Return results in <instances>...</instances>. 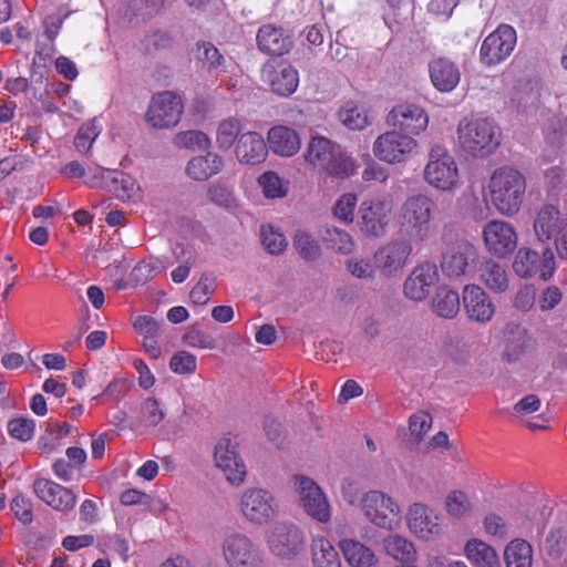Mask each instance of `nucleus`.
<instances>
[{
	"label": "nucleus",
	"instance_id": "nucleus-1",
	"mask_svg": "<svg viewBox=\"0 0 567 567\" xmlns=\"http://www.w3.org/2000/svg\"><path fill=\"white\" fill-rule=\"evenodd\" d=\"M444 248L441 252L440 267L449 279H472L478 265L477 248L464 238H460L452 225H446L442 231Z\"/></svg>",
	"mask_w": 567,
	"mask_h": 567
},
{
	"label": "nucleus",
	"instance_id": "nucleus-2",
	"mask_svg": "<svg viewBox=\"0 0 567 567\" xmlns=\"http://www.w3.org/2000/svg\"><path fill=\"white\" fill-rule=\"evenodd\" d=\"M491 200L503 215H515L524 200L526 179L524 175L511 166L497 168L489 181Z\"/></svg>",
	"mask_w": 567,
	"mask_h": 567
},
{
	"label": "nucleus",
	"instance_id": "nucleus-3",
	"mask_svg": "<svg viewBox=\"0 0 567 567\" xmlns=\"http://www.w3.org/2000/svg\"><path fill=\"white\" fill-rule=\"evenodd\" d=\"M462 150L473 157H485L501 144L498 126L488 118L463 120L457 127Z\"/></svg>",
	"mask_w": 567,
	"mask_h": 567
},
{
	"label": "nucleus",
	"instance_id": "nucleus-4",
	"mask_svg": "<svg viewBox=\"0 0 567 567\" xmlns=\"http://www.w3.org/2000/svg\"><path fill=\"white\" fill-rule=\"evenodd\" d=\"M435 203L426 195L417 194L408 197L400 208V229L411 240L423 241L431 233V221Z\"/></svg>",
	"mask_w": 567,
	"mask_h": 567
},
{
	"label": "nucleus",
	"instance_id": "nucleus-5",
	"mask_svg": "<svg viewBox=\"0 0 567 567\" xmlns=\"http://www.w3.org/2000/svg\"><path fill=\"white\" fill-rule=\"evenodd\" d=\"M513 269L520 278L538 276L542 280L548 281L556 269L554 251L549 246L543 247L540 252L522 247L515 256Z\"/></svg>",
	"mask_w": 567,
	"mask_h": 567
},
{
	"label": "nucleus",
	"instance_id": "nucleus-6",
	"mask_svg": "<svg viewBox=\"0 0 567 567\" xmlns=\"http://www.w3.org/2000/svg\"><path fill=\"white\" fill-rule=\"evenodd\" d=\"M360 505L364 516L378 527L393 529L401 522L399 505L382 492H368L362 497Z\"/></svg>",
	"mask_w": 567,
	"mask_h": 567
},
{
	"label": "nucleus",
	"instance_id": "nucleus-7",
	"mask_svg": "<svg viewBox=\"0 0 567 567\" xmlns=\"http://www.w3.org/2000/svg\"><path fill=\"white\" fill-rule=\"evenodd\" d=\"M534 231L542 244L549 243L555 231L560 234L558 257L567 259V217H563L556 206L547 204L539 209L534 220Z\"/></svg>",
	"mask_w": 567,
	"mask_h": 567
},
{
	"label": "nucleus",
	"instance_id": "nucleus-8",
	"mask_svg": "<svg viewBox=\"0 0 567 567\" xmlns=\"http://www.w3.org/2000/svg\"><path fill=\"white\" fill-rule=\"evenodd\" d=\"M182 112L179 96L171 91H164L152 97L145 121L154 128H168L179 122Z\"/></svg>",
	"mask_w": 567,
	"mask_h": 567
},
{
	"label": "nucleus",
	"instance_id": "nucleus-9",
	"mask_svg": "<svg viewBox=\"0 0 567 567\" xmlns=\"http://www.w3.org/2000/svg\"><path fill=\"white\" fill-rule=\"evenodd\" d=\"M425 181L439 188L450 189L457 181V167L451 155L442 147L436 146L430 152V161L424 169Z\"/></svg>",
	"mask_w": 567,
	"mask_h": 567
},
{
	"label": "nucleus",
	"instance_id": "nucleus-10",
	"mask_svg": "<svg viewBox=\"0 0 567 567\" xmlns=\"http://www.w3.org/2000/svg\"><path fill=\"white\" fill-rule=\"evenodd\" d=\"M516 44V32L507 24L498 27L485 38L481 45L480 56L483 64L491 66L501 63L513 52Z\"/></svg>",
	"mask_w": 567,
	"mask_h": 567
},
{
	"label": "nucleus",
	"instance_id": "nucleus-11",
	"mask_svg": "<svg viewBox=\"0 0 567 567\" xmlns=\"http://www.w3.org/2000/svg\"><path fill=\"white\" fill-rule=\"evenodd\" d=\"M223 553L230 567H262V559L248 536L234 533L223 542Z\"/></svg>",
	"mask_w": 567,
	"mask_h": 567
},
{
	"label": "nucleus",
	"instance_id": "nucleus-12",
	"mask_svg": "<svg viewBox=\"0 0 567 567\" xmlns=\"http://www.w3.org/2000/svg\"><path fill=\"white\" fill-rule=\"evenodd\" d=\"M296 480L300 506L312 518L327 523L330 519L331 513L330 505L322 489L309 477L298 476Z\"/></svg>",
	"mask_w": 567,
	"mask_h": 567
},
{
	"label": "nucleus",
	"instance_id": "nucleus-13",
	"mask_svg": "<svg viewBox=\"0 0 567 567\" xmlns=\"http://www.w3.org/2000/svg\"><path fill=\"white\" fill-rule=\"evenodd\" d=\"M389 208L380 199L364 200L357 214V225L365 237L378 238L385 234Z\"/></svg>",
	"mask_w": 567,
	"mask_h": 567
},
{
	"label": "nucleus",
	"instance_id": "nucleus-14",
	"mask_svg": "<svg viewBox=\"0 0 567 567\" xmlns=\"http://www.w3.org/2000/svg\"><path fill=\"white\" fill-rule=\"evenodd\" d=\"M238 442L231 437H223L215 446L216 465L225 473L233 485H239L246 476L245 464L237 453Z\"/></svg>",
	"mask_w": 567,
	"mask_h": 567
},
{
	"label": "nucleus",
	"instance_id": "nucleus-15",
	"mask_svg": "<svg viewBox=\"0 0 567 567\" xmlns=\"http://www.w3.org/2000/svg\"><path fill=\"white\" fill-rule=\"evenodd\" d=\"M268 543L274 555L292 559L303 549L305 538L297 526L279 523L274 527Z\"/></svg>",
	"mask_w": 567,
	"mask_h": 567
},
{
	"label": "nucleus",
	"instance_id": "nucleus-16",
	"mask_svg": "<svg viewBox=\"0 0 567 567\" xmlns=\"http://www.w3.org/2000/svg\"><path fill=\"white\" fill-rule=\"evenodd\" d=\"M483 239L486 249L502 258L513 252L517 246V234L513 225L503 220L488 221L483 229Z\"/></svg>",
	"mask_w": 567,
	"mask_h": 567
},
{
	"label": "nucleus",
	"instance_id": "nucleus-17",
	"mask_svg": "<svg viewBox=\"0 0 567 567\" xmlns=\"http://www.w3.org/2000/svg\"><path fill=\"white\" fill-rule=\"evenodd\" d=\"M240 507L244 516L255 524L261 525L276 516L275 498L266 489H247L241 496Z\"/></svg>",
	"mask_w": 567,
	"mask_h": 567
},
{
	"label": "nucleus",
	"instance_id": "nucleus-18",
	"mask_svg": "<svg viewBox=\"0 0 567 567\" xmlns=\"http://www.w3.org/2000/svg\"><path fill=\"white\" fill-rule=\"evenodd\" d=\"M416 142L410 135L400 131H391L380 135L373 146L374 155L388 163L401 162L411 153Z\"/></svg>",
	"mask_w": 567,
	"mask_h": 567
},
{
	"label": "nucleus",
	"instance_id": "nucleus-19",
	"mask_svg": "<svg viewBox=\"0 0 567 567\" xmlns=\"http://www.w3.org/2000/svg\"><path fill=\"white\" fill-rule=\"evenodd\" d=\"M386 123L408 135H417L426 128L429 116L415 104H401L389 112Z\"/></svg>",
	"mask_w": 567,
	"mask_h": 567
},
{
	"label": "nucleus",
	"instance_id": "nucleus-20",
	"mask_svg": "<svg viewBox=\"0 0 567 567\" xmlns=\"http://www.w3.org/2000/svg\"><path fill=\"white\" fill-rule=\"evenodd\" d=\"M439 280L437 267L434 262H424L417 266L405 279L404 295L414 301H422L429 295L432 286Z\"/></svg>",
	"mask_w": 567,
	"mask_h": 567
},
{
	"label": "nucleus",
	"instance_id": "nucleus-21",
	"mask_svg": "<svg viewBox=\"0 0 567 567\" xmlns=\"http://www.w3.org/2000/svg\"><path fill=\"white\" fill-rule=\"evenodd\" d=\"M257 47L266 54L282 56L293 47L291 34L282 27L268 23L259 28L257 32Z\"/></svg>",
	"mask_w": 567,
	"mask_h": 567
},
{
	"label": "nucleus",
	"instance_id": "nucleus-22",
	"mask_svg": "<svg viewBox=\"0 0 567 567\" xmlns=\"http://www.w3.org/2000/svg\"><path fill=\"white\" fill-rule=\"evenodd\" d=\"M463 305L471 321L486 323L495 313L491 297L480 286L467 285L463 289Z\"/></svg>",
	"mask_w": 567,
	"mask_h": 567
},
{
	"label": "nucleus",
	"instance_id": "nucleus-23",
	"mask_svg": "<svg viewBox=\"0 0 567 567\" xmlns=\"http://www.w3.org/2000/svg\"><path fill=\"white\" fill-rule=\"evenodd\" d=\"M33 492L55 511H70L76 502V497L71 489L47 478H37L33 482Z\"/></svg>",
	"mask_w": 567,
	"mask_h": 567
},
{
	"label": "nucleus",
	"instance_id": "nucleus-24",
	"mask_svg": "<svg viewBox=\"0 0 567 567\" xmlns=\"http://www.w3.org/2000/svg\"><path fill=\"white\" fill-rule=\"evenodd\" d=\"M264 74L265 81L277 95L290 96L298 87V71L288 63L267 64Z\"/></svg>",
	"mask_w": 567,
	"mask_h": 567
},
{
	"label": "nucleus",
	"instance_id": "nucleus-25",
	"mask_svg": "<svg viewBox=\"0 0 567 567\" xmlns=\"http://www.w3.org/2000/svg\"><path fill=\"white\" fill-rule=\"evenodd\" d=\"M411 251L410 243L394 240L375 252V262L386 276H390L403 268Z\"/></svg>",
	"mask_w": 567,
	"mask_h": 567
},
{
	"label": "nucleus",
	"instance_id": "nucleus-26",
	"mask_svg": "<svg viewBox=\"0 0 567 567\" xmlns=\"http://www.w3.org/2000/svg\"><path fill=\"white\" fill-rule=\"evenodd\" d=\"M267 153V144L260 134L247 132L238 138L236 156L240 163L249 165L261 163Z\"/></svg>",
	"mask_w": 567,
	"mask_h": 567
},
{
	"label": "nucleus",
	"instance_id": "nucleus-27",
	"mask_svg": "<svg viewBox=\"0 0 567 567\" xmlns=\"http://www.w3.org/2000/svg\"><path fill=\"white\" fill-rule=\"evenodd\" d=\"M436 519L437 517L432 516V511L426 505L414 503L408 514V526L413 534L427 539L430 536L440 533Z\"/></svg>",
	"mask_w": 567,
	"mask_h": 567
},
{
	"label": "nucleus",
	"instance_id": "nucleus-28",
	"mask_svg": "<svg viewBox=\"0 0 567 567\" xmlns=\"http://www.w3.org/2000/svg\"><path fill=\"white\" fill-rule=\"evenodd\" d=\"M269 148L280 156H292L300 150L298 133L288 126H275L268 132Z\"/></svg>",
	"mask_w": 567,
	"mask_h": 567
},
{
	"label": "nucleus",
	"instance_id": "nucleus-29",
	"mask_svg": "<svg viewBox=\"0 0 567 567\" xmlns=\"http://www.w3.org/2000/svg\"><path fill=\"white\" fill-rule=\"evenodd\" d=\"M433 85L442 92L452 91L460 82V71L450 60L439 58L429 64Z\"/></svg>",
	"mask_w": 567,
	"mask_h": 567
},
{
	"label": "nucleus",
	"instance_id": "nucleus-30",
	"mask_svg": "<svg viewBox=\"0 0 567 567\" xmlns=\"http://www.w3.org/2000/svg\"><path fill=\"white\" fill-rule=\"evenodd\" d=\"M339 546L351 567H379V558L372 549L355 539H341Z\"/></svg>",
	"mask_w": 567,
	"mask_h": 567
},
{
	"label": "nucleus",
	"instance_id": "nucleus-31",
	"mask_svg": "<svg viewBox=\"0 0 567 567\" xmlns=\"http://www.w3.org/2000/svg\"><path fill=\"white\" fill-rule=\"evenodd\" d=\"M384 553L400 565L415 563L417 551L414 544L399 534H389L381 542Z\"/></svg>",
	"mask_w": 567,
	"mask_h": 567
},
{
	"label": "nucleus",
	"instance_id": "nucleus-32",
	"mask_svg": "<svg viewBox=\"0 0 567 567\" xmlns=\"http://www.w3.org/2000/svg\"><path fill=\"white\" fill-rule=\"evenodd\" d=\"M224 167L223 158L213 152L204 156L193 157L186 167L187 175L194 179L204 182L218 174Z\"/></svg>",
	"mask_w": 567,
	"mask_h": 567
},
{
	"label": "nucleus",
	"instance_id": "nucleus-33",
	"mask_svg": "<svg viewBox=\"0 0 567 567\" xmlns=\"http://www.w3.org/2000/svg\"><path fill=\"white\" fill-rule=\"evenodd\" d=\"M164 0H127L122 18L127 23H140L156 16L163 8Z\"/></svg>",
	"mask_w": 567,
	"mask_h": 567
},
{
	"label": "nucleus",
	"instance_id": "nucleus-34",
	"mask_svg": "<svg viewBox=\"0 0 567 567\" xmlns=\"http://www.w3.org/2000/svg\"><path fill=\"white\" fill-rule=\"evenodd\" d=\"M480 277L485 286L497 293L504 292L508 288V277L505 268L492 259L480 260L477 268Z\"/></svg>",
	"mask_w": 567,
	"mask_h": 567
},
{
	"label": "nucleus",
	"instance_id": "nucleus-35",
	"mask_svg": "<svg viewBox=\"0 0 567 567\" xmlns=\"http://www.w3.org/2000/svg\"><path fill=\"white\" fill-rule=\"evenodd\" d=\"M464 551L467 559L476 567H501L496 550L483 540L470 539Z\"/></svg>",
	"mask_w": 567,
	"mask_h": 567
},
{
	"label": "nucleus",
	"instance_id": "nucleus-36",
	"mask_svg": "<svg viewBox=\"0 0 567 567\" xmlns=\"http://www.w3.org/2000/svg\"><path fill=\"white\" fill-rule=\"evenodd\" d=\"M339 144L323 136H312L307 151L305 153V159L315 166L322 167L328 162L330 156H333V152Z\"/></svg>",
	"mask_w": 567,
	"mask_h": 567
},
{
	"label": "nucleus",
	"instance_id": "nucleus-37",
	"mask_svg": "<svg viewBox=\"0 0 567 567\" xmlns=\"http://www.w3.org/2000/svg\"><path fill=\"white\" fill-rule=\"evenodd\" d=\"M506 567H532V545L522 538L513 539L504 550Z\"/></svg>",
	"mask_w": 567,
	"mask_h": 567
},
{
	"label": "nucleus",
	"instance_id": "nucleus-38",
	"mask_svg": "<svg viewBox=\"0 0 567 567\" xmlns=\"http://www.w3.org/2000/svg\"><path fill=\"white\" fill-rule=\"evenodd\" d=\"M433 311L442 318H453L460 310V296L446 286L439 287L432 300Z\"/></svg>",
	"mask_w": 567,
	"mask_h": 567
},
{
	"label": "nucleus",
	"instance_id": "nucleus-39",
	"mask_svg": "<svg viewBox=\"0 0 567 567\" xmlns=\"http://www.w3.org/2000/svg\"><path fill=\"white\" fill-rule=\"evenodd\" d=\"M322 169L332 177L344 179L350 177L354 171L355 165L353 159L338 145L333 152V156L328 158V162Z\"/></svg>",
	"mask_w": 567,
	"mask_h": 567
},
{
	"label": "nucleus",
	"instance_id": "nucleus-40",
	"mask_svg": "<svg viewBox=\"0 0 567 567\" xmlns=\"http://www.w3.org/2000/svg\"><path fill=\"white\" fill-rule=\"evenodd\" d=\"M312 567H341L338 551L323 537L317 538L311 545Z\"/></svg>",
	"mask_w": 567,
	"mask_h": 567
},
{
	"label": "nucleus",
	"instance_id": "nucleus-41",
	"mask_svg": "<svg viewBox=\"0 0 567 567\" xmlns=\"http://www.w3.org/2000/svg\"><path fill=\"white\" fill-rule=\"evenodd\" d=\"M321 237L326 247L336 252L348 255L354 248L352 237L346 230L337 227H326Z\"/></svg>",
	"mask_w": 567,
	"mask_h": 567
},
{
	"label": "nucleus",
	"instance_id": "nucleus-42",
	"mask_svg": "<svg viewBox=\"0 0 567 567\" xmlns=\"http://www.w3.org/2000/svg\"><path fill=\"white\" fill-rule=\"evenodd\" d=\"M135 187V181L127 174L120 171H109L105 183V190L113 193L118 198H131Z\"/></svg>",
	"mask_w": 567,
	"mask_h": 567
},
{
	"label": "nucleus",
	"instance_id": "nucleus-43",
	"mask_svg": "<svg viewBox=\"0 0 567 567\" xmlns=\"http://www.w3.org/2000/svg\"><path fill=\"white\" fill-rule=\"evenodd\" d=\"M339 118L350 130H362L368 124L365 112L352 102H348L341 107Z\"/></svg>",
	"mask_w": 567,
	"mask_h": 567
},
{
	"label": "nucleus",
	"instance_id": "nucleus-44",
	"mask_svg": "<svg viewBox=\"0 0 567 567\" xmlns=\"http://www.w3.org/2000/svg\"><path fill=\"white\" fill-rule=\"evenodd\" d=\"M174 143L178 147L189 148L193 151H205L210 146L209 137L202 131L179 132L174 137Z\"/></svg>",
	"mask_w": 567,
	"mask_h": 567
},
{
	"label": "nucleus",
	"instance_id": "nucleus-45",
	"mask_svg": "<svg viewBox=\"0 0 567 567\" xmlns=\"http://www.w3.org/2000/svg\"><path fill=\"white\" fill-rule=\"evenodd\" d=\"M293 247L305 260L313 261L320 256L319 245L308 233L303 230H298L295 234Z\"/></svg>",
	"mask_w": 567,
	"mask_h": 567
},
{
	"label": "nucleus",
	"instance_id": "nucleus-46",
	"mask_svg": "<svg viewBox=\"0 0 567 567\" xmlns=\"http://www.w3.org/2000/svg\"><path fill=\"white\" fill-rule=\"evenodd\" d=\"M216 288V279L210 274H203L198 282L189 292V298L195 305H206Z\"/></svg>",
	"mask_w": 567,
	"mask_h": 567
},
{
	"label": "nucleus",
	"instance_id": "nucleus-47",
	"mask_svg": "<svg viewBox=\"0 0 567 567\" xmlns=\"http://www.w3.org/2000/svg\"><path fill=\"white\" fill-rule=\"evenodd\" d=\"M261 244L271 255L282 254L287 247V239L284 234L272 226H262L260 229Z\"/></svg>",
	"mask_w": 567,
	"mask_h": 567
},
{
	"label": "nucleus",
	"instance_id": "nucleus-48",
	"mask_svg": "<svg viewBox=\"0 0 567 567\" xmlns=\"http://www.w3.org/2000/svg\"><path fill=\"white\" fill-rule=\"evenodd\" d=\"M258 183L262 187V192L267 198H281L287 195V188L284 182L275 172H265L259 176Z\"/></svg>",
	"mask_w": 567,
	"mask_h": 567
},
{
	"label": "nucleus",
	"instance_id": "nucleus-49",
	"mask_svg": "<svg viewBox=\"0 0 567 567\" xmlns=\"http://www.w3.org/2000/svg\"><path fill=\"white\" fill-rule=\"evenodd\" d=\"M195 56L204 65H207L208 70L217 69L224 61V56L218 49L213 43L206 41L197 43Z\"/></svg>",
	"mask_w": 567,
	"mask_h": 567
},
{
	"label": "nucleus",
	"instance_id": "nucleus-50",
	"mask_svg": "<svg viewBox=\"0 0 567 567\" xmlns=\"http://www.w3.org/2000/svg\"><path fill=\"white\" fill-rule=\"evenodd\" d=\"M240 133V123L235 118H228L219 124L217 130V143L220 148L228 150Z\"/></svg>",
	"mask_w": 567,
	"mask_h": 567
},
{
	"label": "nucleus",
	"instance_id": "nucleus-51",
	"mask_svg": "<svg viewBox=\"0 0 567 567\" xmlns=\"http://www.w3.org/2000/svg\"><path fill=\"white\" fill-rule=\"evenodd\" d=\"M35 422L32 419L17 417L8 422L9 434L22 442L30 441L34 434Z\"/></svg>",
	"mask_w": 567,
	"mask_h": 567
},
{
	"label": "nucleus",
	"instance_id": "nucleus-52",
	"mask_svg": "<svg viewBox=\"0 0 567 567\" xmlns=\"http://www.w3.org/2000/svg\"><path fill=\"white\" fill-rule=\"evenodd\" d=\"M357 200V195L353 193L341 195L333 206L334 216L347 224L352 223Z\"/></svg>",
	"mask_w": 567,
	"mask_h": 567
},
{
	"label": "nucleus",
	"instance_id": "nucleus-53",
	"mask_svg": "<svg viewBox=\"0 0 567 567\" xmlns=\"http://www.w3.org/2000/svg\"><path fill=\"white\" fill-rule=\"evenodd\" d=\"M183 340L189 344L190 347H198L203 349H214L216 348V340L213 336L202 331L198 329L196 324L190 326L185 334L183 336Z\"/></svg>",
	"mask_w": 567,
	"mask_h": 567
},
{
	"label": "nucleus",
	"instance_id": "nucleus-54",
	"mask_svg": "<svg viewBox=\"0 0 567 567\" xmlns=\"http://www.w3.org/2000/svg\"><path fill=\"white\" fill-rule=\"evenodd\" d=\"M144 44L147 52H156L169 49L173 45V38L163 30H151L144 38Z\"/></svg>",
	"mask_w": 567,
	"mask_h": 567
},
{
	"label": "nucleus",
	"instance_id": "nucleus-55",
	"mask_svg": "<svg viewBox=\"0 0 567 567\" xmlns=\"http://www.w3.org/2000/svg\"><path fill=\"white\" fill-rule=\"evenodd\" d=\"M169 368L178 374L193 373L196 370V357L187 351H178L172 357Z\"/></svg>",
	"mask_w": 567,
	"mask_h": 567
},
{
	"label": "nucleus",
	"instance_id": "nucleus-56",
	"mask_svg": "<svg viewBox=\"0 0 567 567\" xmlns=\"http://www.w3.org/2000/svg\"><path fill=\"white\" fill-rule=\"evenodd\" d=\"M566 540L561 528L551 530L545 539L544 549L553 559L561 557Z\"/></svg>",
	"mask_w": 567,
	"mask_h": 567
},
{
	"label": "nucleus",
	"instance_id": "nucleus-57",
	"mask_svg": "<svg viewBox=\"0 0 567 567\" xmlns=\"http://www.w3.org/2000/svg\"><path fill=\"white\" fill-rule=\"evenodd\" d=\"M445 506L450 515L461 517L470 509V501L462 491H453L447 495Z\"/></svg>",
	"mask_w": 567,
	"mask_h": 567
},
{
	"label": "nucleus",
	"instance_id": "nucleus-58",
	"mask_svg": "<svg viewBox=\"0 0 567 567\" xmlns=\"http://www.w3.org/2000/svg\"><path fill=\"white\" fill-rule=\"evenodd\" d=\"M143 421L151 426H156L164 419L165 414L159 409V403L155 398H147L141 406Z\"/></svg>",
	"mask_w": 567,
	"mask_h": 567
},
{
	"label": "nucleus",
	"instance_id": "nucleus-59",
	"mask_svg": "<svg viewBox=\"0 0 567 567\" xmlns=\"http://www.w3.org/2000/svg\"><path fill=\"white\" fill-rule=\"evenodd\" d=\"M163 324V320L157 321L150 316H138L133 323L135 330L142 333L144 339L155 338L161 332Z\"/></svg>",
	"mask_w": 567,
	"mask_h": 567
},
{
	"label": "nucleus",
	"instance_id": "nucleus-60",
	"mask_svg": "<svg viewBox=\"0 0 567 567\" xmlns=\"http://www.w3.org/2000/svg\"><path fill=\"white\" fill-rule=\"evenodd\" d=\"M11 511L16 517L24 525L30 524L33 519L32 504L30 499L23 495H17L11 502Z\"/></svg>",
	"mask_w": 567,
	"mask_h": 567
},
{
	"label": "nucleus",
	"instance_id": "nucleus-61",
	"mask_svg": "<svg viewBox=\"0 0 567 567\" xmlns=\"http://www.w3.org/2000/svg\"><path fill=\"white\" fill-rule=\"evenodd\" d=\"M347 270L359 279L373 278V265L365 259H349L346 262Z\"/></svg>",
	"mask_w": 567,
	"mask_h": 567
},
{
	"label": "nucleus",
	"instance_id": "nucleus-62",
	"mask_svg": "<svg viewBox=\"0 0 567 567\" xmlns=\"http://www.w3.org/2000/svg\"><path fill=\"white\" fill-rule=\"evenodd\" d=\"M432 417L426 412H419L410 416L409 429L412 435L416 436L417 441L422 439L431 426Z\"/></svg>",
	"mask_w": 567,
	"mask_h": 567
},
{
	"label": "nucleus",
	"instance_id": "nucleus-63",
	"mask_svg": "<svg viewBox=\"0 0 567 567\" xmlns=\"http://www.w3.org/2000/svg\"><path fill=\"white\" fill-rule=\"evenodd\" d=\"M264 429L267 437L277 446L282 443V425L279 421L267 415L264 420Z\"/></svg>",
	"mask_w": 567,
	"mask_h": 567
},
{
	"label": "nucleus",
	"instance_id": "nucleus-64",
	"mask_svg": "<svg viewBox=\"0 0 567 567\" xmlns=\"http://www.w3.org/2000/svg\"><path fill=\"white\" fill-rule=\"evenodd\" d=\"M561 300V292L558 287L550 286L548 287L544 293L542 299L539 300V307L543 311L550 310L555 308Z\"/></svg>",
	"mask_w": 567,
	"mask_h": 567
}]
</instances>
